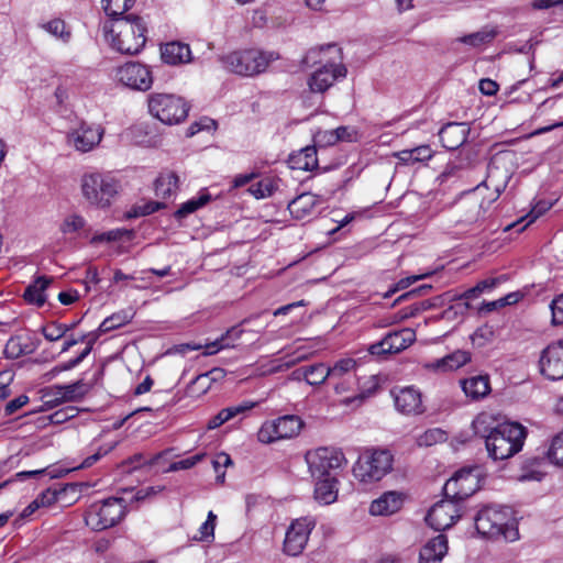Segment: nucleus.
I'll list each match as a JSON object with an SVG mask.
<instances>
[{
	"label": "nucleus",
	"instance_id": "2",
	"mask_svg": "<svg viewBox=\"0 0 563 563\" xmlns=\"http://www.w3.org/2000/svg\"><path fill=\"white\" fill-rule=\"evenodd\" d=\"M526 435V429L520 423L497 424L485 443L488 456L495 461L514 456L522 449Z\"/></svg>",
	"mask_w": 563,
	"mask_h": 563
},
{
	"label": "nucleus",
	"instance_id": "22",
	"mask_svg": "<svg viewBox=\"0 0 563 563\" xmlns=\"http://www.w3.org/2000/svg\"><path fill=\"white\" fill-rule=\"evenodd\" d=\"M404 503L402 495L397 492H386L369 506V514L373 516H390L397 512Z\"/></svg>",
	"mask_w": 563,
	"mask_h": 563
},
{
	"label": "nucleus",
	"instance_id": "57",
	"mask_svg": "<svg viewBox=\"0 0 563 563\" xmlns=\"http://www.w3.org/2000/svg\"><path fill=\"white\" fill-rule=\"evenodd\" d=\"M205 454L199 453L194 456L184 459L181 461L174 462L169 465L167 472H177L180 470H188L195 466L197 463H199L203 459Z\"/></svg>",
	"mask_w": 563,
	"mask_h": 563
},
{
	"label": "nucleus",
	"instance_id": "10",
	"mask_svg": "<svg viewBox=\"0 0 563 563\" xmlns=\"http://www.w3.org/2000/svg\"><path fill=\"white\" fill-rule=\"evenodd\" d=\"M393 462V455L387 450L365 452L353 466V474L364 483L377 482L391 471Z\"/></svg>",
	"mask_w": 563,
	"mask_h": 563
},
{
	"label": "nucleus",
	"instance_id": "13",
	"mask_svg": "<svg viewBox=\"0 0 563 563\" xmlns=\"http://www.w3.org/2000/svg\"><path fill=\"white\" fill-rule=\"evenodd\" d=\"M115 76L123 86L137 91H147L153 85L151 69L139 62H129L118 67Z\"/></svg>",
	"mask_w": 563,
	"mask_h": 563
},
{
	"label": "nucleus",
	"instance_id": "19",
	"mask_svg": "<svg viewBox=\"0 0 563 563\" xmlns=\"http://www.w3.org/2000/svg\"><path fill=\"white\" fill-rule=\"evenodd\" d=\"M396 409L404 415L424 412L421 393L412 386L391 390Z\"/></svg>",
	"mask_w": 563,
	"mask_h": 563
},
{
	"label": "nucleus",
	"instance_id": "7",
	"mask_svg": "<svg viewBox=\"0 0 563 563\" xmlns=\"http://www.w3.org/2000/svg\"><path fill=\"white\" fill-rule=\"evenodd\" d=\"M119 190V180L110 174L93 172L81 177L82 196L90 205L98 208H108Z\"/></svg>",
	"mask_w": 563,
	"mask_h": 563
},
{
	"label": "nucleus",
	"instance_id": "24",
	"mask_svg": "<svg viewBox=\"0 0 563 563\" xmlns=\"http://www.w3.org/2000/svg\"><path fill=\"white\" fill-rule=\"evenodd\" d=\"M448 552V539L439 534L431 539L419 554V563H441Z\"/></svg>",
	"mask_w": 563,
	"mask_h": 563
},
{
	"label": "nucleus",
	"instance_id": "31",
	"mask_svg": "<svg viewBox=\"0 0 563 563\" xmlns=\"http://www.w3.org/2000/svg\"><path fill=\"white\" fill-rule=\"evenodd\" d=\"M273 421L280 440L297 435L302 428L301 419L294 415L283 416Z\"/></svg>",
	"mask_w": 563,
	"mask_h": 563
},
{
	"label": "nucleus",
	"instance_id": "34",
	"mask_svg": "<svg viewBox=\"0 0 563 563\" xmlns=\"http://www.w3.org/2000/svg\"><path fill=\"white\" fill-rule=\"evenodd\" d=\"M544 466L545 461L543 457H533L527 460L522 466V472L519 475V481H542L545 475Z\"/></svg>",
	"mask_w": 563,
	"mask_h": 563
},
{
	"label": "nucleus",
	"instance_id": "50",
	"mask_svg": "<svg viewBox=\"0 0 563 563\" xmlns=\"http://www.w3.org/2000/svg\"><path fill=\"white\" fill-rule=\"evenodd\" d=\"M257 439L260 442L265 443V444H269L277 440H280V438L277 433L276 427L274 424V421H267V422L263 423V426L258 430Z\"/></svg>",
	"mask_w": 563,
	"mask_h": 563
},
{
	"label": "nucleus",
	"instance_id": "28",
	"mask_svg": "<svg viewBox=\"0 0 563 563\" xmlns=\"http://www.w3.org/2000/svg\"><path fill=\"white\" fill-rule=\"evenodd\" d=\"M53 283V277L38 276L24 291V299L29 303L42 307L46 301L45 290Z\"/></svg>",
	"mask_w": 563,
	"mask_h": 563
},
{
	"label": "nucleus",
	"instance_id": "41",
	"mask_svg": "<svg viewBox=\"0 0 563 563\" xmlns=\"http://www.w3.org/2000/svg\"><path fill=\"white\" fill-rule=\"evenodd\" d=\"M59 390H64V401H77L88 394L89 385L79 379L69 385H63Z\"/></svg>",
	"mask_w": 563,
	"mask_h": 563
},
{
	"label": "nucleus",
	"instance_id": "14",
	"mask_svg": "<svg viewBox=\"0 0 563 563\" xmlns=\"http://www.w3.org/2000/svg\"><path fill=\"white\" fill-rule=\"evenodd\" d=\"M478 489V476L473 470H460L444 485L446 498L461 501L472 496Z\"/></svg>",
	"mask_w": 563,
	"mask_h": 563
},
{
	"label": "nucleus",
	"instance_id": "20",
	"mask_svg": "<svg viewBox=\"0 0 563 563\" xmlns=\"http://www.w3.org/2000/svg\"><path fill=\"white\" fill-rule=\"evenodd\" d=\"M470 131L467 123L450 122L441 128L439 137L446 150L453 151L466 142Z\"/></svg>",
	"mask_w": 563,
	"mask_h": 563
},
{
	"label": "nucleus",
	"instance_id": "56",
	"mask_svg": "<svg viewBox=\"0 0 563 563\" xmlns=\"http://www.w3.org/2000/svg\"><path fill=\"white\" fill-rule=\"evenodd\" d=\"M552 313V324L560 325L563 323V294L558 295L550 303Z\"/></svg>",
	"mask_w": 563,
	"mask_h": 563
},
{
	"label": "nucleus",
	"instance_id": "8",
	"mask_svg": "<svg viewBox=\"0 0 563 563\" xmlns=\"http://www.w3.org/2000/svg\"><path fill=\"white\" fill-rule=\"evenodd\" d=\"M125 515L123 498L110 497L92 504L85 515V522L95 531H102L115 526Z\"/></svg>",
	"mask_w": 563,
	"mask_h": 563
},
{
	"label": "nucleus",
	"instance_id": "59",
	"mask_svg": "<svg viewBox=\"0 0 563 563\" xmlns=\"http://www.w3.org/2000/svg\"><path fill=\"white\" fill-rule=\"evenodd\" d=\"M126 233H128V231L123 230V229L111 230V231L92 236L91 243L119 241Z\"/></svg>",
	"mask_w": 563,
	"mask_h": 563
},
{
	"label": "nucleus",
	"instance_id": "29",
	"mask_svg": "<svg viewBox=\"0 0 563 563\" xmlns=\"http://www.w3.org/2000/svg\"><path fill=\"white\" fill-rule=\"evenodd\" d=\"M316 479L314 498L324 505L334 503L338 497L336 478L334 476H324Z\"/></svg>",
	"mask_w": 563,
	"mask_h": 563
},
{
	"label": "nucleus",
	"instance_id": "4",
	"mask_svg": "<svg viewBox=\"0 0 563 563\" xmlns=\"http://www.w3.org/2000/svg\"><path fill=\"white\" fill-rule=\"evenodd\" d=\"M475 528L478 533L489 538L503 537L506 541L519 538L518 528L510 523L509 511L500 507H484L475 517Z\"/></svg>",
	"mask_w": 563,
	"mask_h": 563
},
{
	"label": "nucleus",
	"instance_id": "49",
	"mask_svg": "<svg viewBox=\"0 0 563 563\" xmlns=\"http://www.w3.org/2000/svg\"><path fill=\"white\" fill-rule=\"evenodd\" d=\"M78 415V409L74 406H66L51 413L47 419L52 424H62L75 418Z\"/></svg>",
	"mask_w": 563,
	"mask_h": 563
},
{
	"label": "nucleus",
	"instance_id": "6",
	"mask_svg": "<svg viewBox=\"0 0 563 563\" xmlns=\"http://www.w3.org/2000/svg\"><path fill=\"white\" fill-rule=\"evenodd\" d=\"M490 203L492 201L484 199L478 188L462 195L452 209L454 227L467 231L482 223Z\"/></svg>",
	"mask_w": 563,
	"mask_h": 563
},
{
	"label": "nucleus",
	"instance_id": "58",
	"mask_svg": "<svg viewBox=\"0 0 563 563\" xmlns=\"http://www.w3.org/2000/svg\"><path fill=\"white\" fill-rule=\"evenodd\" d=\"M84 225H85L84 218H81L80 216H77V214H73V216L68 217L67 219H65V221L62 224L60 230L64 233H73V232H76V231L80 230L81 228H84Z\"/></svg>",
	"mask_w": 563,
	"mask_h": 563
},
{
	"label": "nucleus",
	"instance_id": "18",
	"mask_svg": "<svg viewBox=\"0 0 563 563\" xmlns=\"http://www.w3.org/2000/svg\"><path fill=\"white\" fill-rule=\"evenodd\" d=\"M103 132L101 126L81 123L77 129L68 133L67 142L75 147L76 151L86 153L100 143Z\"/></svg>",
	"mask_w": 563,
	"mask_h": 563
},
{
	"label": "nucleus",
	"instance_id": "48",
	"mask_svg": "<svg viewBox=\"0 0 563 563\" xmlns=\"http://www.w3.org/2000/svg\"><path fill=\"white\" fill-rule=\"evenodd\" d=\"M165 208V203L159 201H147L143 205L134 206L131 211H129V218H137L152 214L161 209Z\"/></svg>",
	"mask_w": 563,
	"mask_h": 563
},
{
	"label": "nucleus",
	"instance_id": "21",
	"mask_svg": "<svg viewBox=\"0 0 563 563\" xmlns=\"http://www.w3.org/2000/svg\"><path fill=\"white\" fill-rule=\"evenodd\" d=\"M40 341L30 333H21L11 336L5 346L4 355L8 358H18L32 354L38 347Z\"/></svg>",
	"mask_w": 563,
	"mask_h": 563
},
{
	"label": "nucleus",
	"instance_id": "63",
	"mask_svg": "<svg viewBox=\"0 0 563 563\" xmlns=\"http://www.w3.org/2000/svg\"><path fill=\"white\" fill-rule=\"evenodd\" d=\"M550 208H551V203H549V202H545V201L538 202L537 206L527 216V218H529V222L526 225L519 227L518 231H522L528 224L536 221V219H538L540 216H542Z\"/></svg>",
	"mask_w": 563,
	"mask_h": 563
},
{
	"label": "nucleus",
	"instance_id": "9",
	"mask_svg": "<svg viewBox=\"0 0 563 563\" xmlns=\"http://www.w3.org/2000/svg\"><path fill=\"white\" fill-rule=\"evenodd\" d=\"M150 113L165 124H177L188 115L186 101L172 93H152L148 96Z\"/></svg>",
	"mask_w": 563,
	"mask_h": 563
},
{
	"label": "nucleus",
	"instance_id": "35",
	"mask_svg": "<svg viewBox=\"0 0 563 563\" xmlns=\"http://www.w3.org/2000/svg\"><path fill=\"white\" fill-rule=\"evenodd\" d=\"M483 292L476 285L465 290L459 297V301L455 305L450 306L446 310L443 311L442 317L445 319H450L452 314H456L457 312L463 314L471 307L468 300L477 298Z\"/></svg>",
	"mask_w": 563,
	"mask_h": 563
},
{
	"label": "nucleus",
	"instance_id": "37",
	"mask_svg": "<svg viewBox=\"0 0 563 563\" xmlns=\"http://www.w3.org/2000/svg\"><path fill=\"white\" fill-rule=\"evenodd\" d=\"M278 183L279 179L274 177H265L256 184H252L249 188V191L256 199H263L272 196L278 189Z\"/></svg>",
	"mask_w": 563,
	"mask_h": 563
},
{
	"label": "nucleus",
	"instance_id": "12",
	"mask_svg": "<svg viewBox=\"0 0 563 563\" xmlns=\"http://www.w3.org/2000/svg\"><path fill=\"white\" fill-rule=\"evenodd\" d=\"M314 520L307 517L294 520L286 530L283 551L289 556H298L305 550L310 533L314 528Z\"/></svg>",
	"mask_w": 563,
	"mask_h": 563
},
{
	"label": "nucleus",
	"instance_id": "30",
	"mask_svg": "<svg viewBox=\"0 0 563 563\" xmlns=\"http://www.w3.org/2000/svg\"><path fill=\"white\" fill-rule=\"evenodd\" d=\"M178 176L174 172H162L154 184L156 196L164 199L174 196L178 189Z\"/></svg>",
	"mask_w": 563,
	"mask_h": 563
},
{
	"label": "nucleus",
	"instance_id": "15",
	"mask_svg": "<svg viewBox=\"0 0 563 563\" xmlns=\"http://www.w3.org/2000/svg\"><path fill=\"white\" fill-rule=\"evenodd\" d=\"M461 517L457 503L451 498L438 501L428 511L426 521L437 531L451 528Z\"/></svg>",
	"mask_w": 563,
	"mask_h": 563
},
{
	"label": "nucleus",
	"instance_id": "38",
	"mask_svg": "<svg viewBox=\"0 0 563 563\" xmlns=\"http://www.w3.org/2000/svg\"><path fill=\"white\" fill-rule=\"evenodd\" d=\"M218 369H212L210 372L198 375L191 384L188 386V393L192 396H199L206 394L213 380H216V374H218Z\"/></svg>",
	"mask_w": 563,
	"mask_h": 563
},
{
	"label": "nucleus",
	"instance_id": "53",
	"mask_svg": "<svg viewBox=\"0 0 563 563\" xmlns=\"http://www.w3.org/2000/svg\"><path fill=\"white\" fill-rule=\"evenodd\" d=\"M42 333L47 341H58L65 336L64 323H59L57 321L49 322L42 328Z\"/></svg>",
	"mask_w": 563,
	"mask_h": 563
},
{
	"label": "nucleus",
	"instance_id": "33",
	"mask_svg": "<svg viewBox=\"0 0 563 563\" xmlns=\"http://www.w3.org/2000/svg\"><path fill=\"white\" fill-rule=\"evenodd\" d=\"M294 374L302 376L309 385H321L330 377L328 366L323 363L300 367Z\"/></svg>",
	"mask_w": 563,
	"mask_h": 563
},
{
	"label": "nucleus",
	"instance_id": "17",
	"mask_svg": "<svg viewBox=\"0 0 563 563\" xmlns=\"http://www.w3.org/2000/svg\"><path fill=\"white\" fill-rule=\"evenodd\" d=\"M540 373L551 380L563 378V342L549 344L539 360Z\"/></svg>",
	"mask_w": 563,
	"mask_h": 563
},
{
	"label": "nucleus",
	"instance_id": "51",
	"mask_svg": "<svg viewBox=\"0 0 563 563\" xmlns=\"http://www.w3.org/2000/svg\"><path fill=\"white\" fill-rule=\"evenodd\" d=\"M44 27L48 33L62 38L64 42H68L70 38V32L66 31L65 22L60 19H54L47 22Z\"/></svg>",
	"mask_w": 563,
	"mask_h": 563
},
{
	"label": "nucleus",
	"instance_id": "40",
	"mask_svg": "<svg viewBox=\"0 0 563 563\" xmlns=\"http://www.w3.org/2000/svg\"><path fill=\"white\" fill-rule=\"evenodd\" d=\"M211 200V196L209 194H201L197 198H192L186 202H184L174 213V217L178 220L186 218L188 214L197 211L199 208L203 207Z\"/></svg>",
	"mask_w": 563,
	"mask_h": 563
},
{
	"label": "nucleus",
	"instance_id": "11",
	"mask_svg": "<svg viewBox=\"0 0 563 563\" xmlns=\"http://www.w3.org/2000/svg\"><path fill=\"white\" fill-rule=\"evenodd\" d=\"M306 462L313 478L332 476L331 471L340 468L346 463L344 454L333 448H319L307 452Z\"/></svg>",
	"mask_w": 563,
	"mask_h": 563
},
{
	"label": "nucleus",
	"instance_id": "25",
	"mask_svg": "<svg viewBox=\"0 0 563 563\" xmlns=\"http://www.w3.org/2000/svg\"><path fill=\"white\" fill-rule=\"evenodd\" d=\"M161 57L165 64L181 65L191 60V51L185 43L170 42L161 47Z\"/></svg>",
	"mask_w": 563,
	"mask_h": 563
},
{
	"label": "nucleus",
	"instance_id": "60",
	"mask_svg": "<svg viewBox=\"0 0 563 563\" xmlns=\"http://www.w3.org/2000/svg\"><path fill=\"white\" fill-rule=\"evenodd\" d=\"M412 154L413 163H422L431 159L434 152L429 145H419L415 148H410Z\"/></svg>",
	"mask_w": 563,
	"mask_h": 563
},
{
	"label": "nucleus",
	"instance_id": "46",
	"mask_svg": "<svg viewBox=\"0 0 563 563\" xmlns=\"http://www.w3.org/2000/svg\"><path fill=\"white\" fill-rule=\"evenodd\" d=\"M548 457L553 464L563 466V431L552 439Z\"/></svg>",
	"mask_w": 563,
	"mask_h": 563
},
{
	"label": "nucleus",
	"instance_id": "39",
	"mask_svg": "<svg viewBox=\"0 0 563 563\" xmlns=\"http://www.w3.org/2000/svg\"><path fill=\"white\" fill-rule=\"evenodd\" d=\"M493 417L486 412H482L472 422L473 431L476 435L487 441V437L496 429Z\"/></svg>",
	"mask_w": 563,
	"mask_h": 563
},
{
	"label": "nucleus",
	"instance_id": "1",
	"mask_svg": "<svg viewBox=\"0 0 563 563\" xmlns=\"http://www.w3.org/2000/svg\"><path fill=\"white\" fill-rule=\"evenodd\" d=\"M103 31L112 48L121 54L135 55L146 42V25L134 14L114 19L110 26L104 25Z\"/></svg>",
	"mask_w": 563,
	"mask_h": 563
},
{
	"label": "nucleus",
	"instance_id": "26",
	"mask_svg": "<svg viewBox=\"0 0 563 563\" xmlns=\"http://www.w3.org/2000/svg\"><path fill=\"white\" fill-rule=\"evenodd\" d=\"M291 169L313 170L318 167L317 148L314 145L306 146L289 155L287 161Z\"/></svg>",
	"mask_w": 563,
	"mask_h": 563
},
{
	"label": "nucleus",
	"instance_id": "52",
	"mask_svg": "<svg viewBox=\"0 0 563 563\" xmlns=\"http://www.w3.org/2000/svg\"><path fill=\"white\" fill-rule=\"evenodd\" d=\"M494 338V330L489 325H483L476 329V331L471 335V341L473 345L482 347L490 342Z\"/></svg>",
	"mask_w": 563,
	"mask_h": 563
},
{
	"label": "nucleus",
	"instance_id": "47",
	"mask_svg": "<svg viewBox=\"0 0 563 563\" xmlns=\"http://www.w3.org/2000/svg\"><path fill=\"white\" fill-rule=\"evenodd\" d=\"M356 367V362L353 358H342L334 363L333 366L328 367L330 378H340L343 375L352 372Z\"/></svg>",
	"mask_w": 563,
	"mask_h": 563
},
{
	"label": "nucleus",
	"instance_id": "64",
	"mask_svg": "<svg viewBox=\"0 0 563 563\" xmlns=\"http://www.w3.org/2000/svg\"><path fill=\"white\" fill-rule=\"evenodd\" d=\"M29 402V397L26 395H20L19 397L10 400L4 408V412L7 416L13 415L20 408Z\"/></svg>",
	"mask_w": 563,
	"mask_h": 563
},
{
	"label": "nucleus",
	"instance_id": "54",
	"mask_svg": "<svg viewBox=\"0 0 563 563\" xmlns=\"http://www.w3.org/2000/svg\"><path fill=\"white\" fill-rule=\"evenodd\" d=\"M216 520L217 516L212 511H209L207 520L199 528V537H196V539L200 541H209L213 539Z\"/></svg>",
	"mask_w": 563,
	"mask_h": 563
},
{
	"label": "nucleus",
	"instance_id": "45",
	"mask_svg": "<svg viewBox=\"0 0 563 563\" xmlns=\"http://www.w3.org/2000/svg\"><path fill=\"white\" fill-rule=\"evenodd\" d=\"M446 433L440 428H433L424 431L417 440L420 446H431L444 442Z\"/></svg>",
	"mask_w": 563,
	"mask_h": 563
},
{
	"label": "nucleus",
	"instance_id": "61",
	"mask_svg": "<svg viewBox=\"0 0 563 563\" xmlns=\"http://www.w3.org/2000/svg\"><path fill=\"white\" fill-rule=\"evenodd\" d=\"M63 494V490H56V489H46L43 492L36 500L38 501L41 507L49 506L54 503H56L59 498V495Z\"/></svg>",
	"mask_w": 563,
	"mask_h": 563
},
{
	"label": "nucleus",
	"instance_id": "62",
	"mask_svg": "<svg viewBox=\"0 0 563 563\" xmlns=\"http://www.w3.org/2000/svg\"><path fill=\"white\" fill-rule=\"evenodd\" d=\"M255 405H256L255 402L247 401V402H244V404H241L238 406H231V407L224 408V409H222V412H223V416H225L227 420L229 421L232 418H234L235 416L254 408Z\"/></svg>",
	"mask_w": 563,
	"mask_h": 563
},
{
	"label": "nucleus",
	"instance_id": "55",
	"mask_svg": "<svg viewBox=\"0 0 563 563\" xmlns=\"http://www.w3.org/2000/svg\"><path fill=\"white\" fill-rule=\"evenodd\" d=\"M232 464V460L227 453H219L216 459L212 461V466L214 472L217 473V482L220 484L224 483L225 472L221 471L222 467H227Z\"/></svg>",
	"mask_w": 563,
	"mask_h": 563
},
{
	"label": "nucleus",
	"instance_id": "43",
	"mask_svg": "<svg viewBox=\"0 0 563 563\" xmlns=\"http://www.w3.org/2000/svg\"><path fill=\"white\" fill-rule=\"evenodd\" d=\"M242 332L243 331L238 328H231L220 339L206 345V349H207L206 354H214L222 349L232 346V344L229 340L230 339H234V340L239 339L241 336Z\"/></svg>",
	"mask_w": 563,
	"mask_h": 563
},
{
	"label": "nucleus",
	"instance_id": "27",
	"mask_svg": "<svg viewBox=\"0 0 563 563\" xmlns=\"http://www.w3.org/2000/svg\"><path fill=\"white\" fill-rule=\"evenodd\" d=\"M461 387L467 398L479 400L490 391L489 377L487 375H477L462 379Z\"/></svg>",
	"mask_w": 563,
	"mask_h": 563
},
{
	"label": "nucleus",
	"instance_id": "32",
	"mask_svg": "<svg viewBox=\"0 0 563 563\" xmlns=\"http://www.w3.org/2000/svg\"><path fill=\"white\" fill-rule=\"evenodd\" d=\"M316 205V197L306 192L292 199L288 203V210L296 219H303L312 212Z\"/></svg>",
	"mask_w": 563,
	"mask_h": 563
},
{
	"label": "nucleus",
	"instance_id": "5",
	"mask_svg": "<svg viewBox=\"0 0 563 563\" xmlns=\"http://www.w3.org/2000/svg\"><path fill=\"white\" fill-rule=\"evenodd\" d=\"M319 53L333 52L335 57L333 59H320L322 66L313 71L308 80V85L312 92H324L333 84L340 79L345 78L347 69L342 63L343 55L342 48L336 44H327L319 47Z\"/></svg>",
	"mask_w": 563,
	"mask_h": 563
},
{
	"label": "nucleus",
	"instance_id": "3",
	"mask_svg": "<svg viewBox=\"0 0 563 563\" xmlns=\"http://www.w3.org/2000/svg\"><path fill=\"white\" fill-rule=\"evenodd\" d=\"M279 58V54L273 51L250 48L231 52L221 57V62L228 70L241 76H255L264 73L268 66Z\"/></svg>",
	"mask_w": 563,
	"mask_h": 563
},
{
	"label": "nucleus",
	"instance_id": "44",
	"mask_svg": "<svg viewBox=\"0 0 563 563\" xmlns=\"http://www.w3.org/2000/svg\"><path fill=\"white\" fill-rule=\"evenodd\" d=\"M132 319V314L128 313L125 311L113 313L112 316L106 318L100 327L99 331L102 333L109 332L111 330H114L117 328H120L126 323H129Z\"/></svg>",
	"mask_w": 563,
	"mask_h": 563
},
{
	"label": "nucleus",
	"instance_id": "42",
	"mask_svg": "<svg viewBox=\"0 0 563 563\" xmlns=\"http://www.w3.org/2000/svg\"><path fill=\"white\" fill-rule=\"evenodd\" d=\"M135 0H102L103 10L110 18H122L129 9L132 8Z\"/></svg>",
	"mask_w": 563,
	"mask_h": 563
},
{
	"label": "nucleus",
	"instance_id": "36",
	"mask_svg": "<svg viewBox=\"0 0 563 563\" xmlns=\"http://www.w3.org/2000/svg\"><path fill=\"white\" fill-rule=\"evenodd\" d=\"M497 33L498 32L495 29L486 26L475 33L461 36L457 38V41L463 44L477 47L483 44L490 43L496 37Z\"/></svg>",
	"mask_w": 563,
	"mask_h": 563
},
{
	"label": "nucleus",
	"instance_id": "16",
	"mask_svg": "<svg viewBox=\"0 0 563 563\" xmlns=\"http://www.w3.org/2000/svg\"><path fill=\"white\" fill-rule=\"evenodd\" d=\"M416 340V333L411 329H401L385 335L379 342L369 345L372 355L398 353L411 345Z\"/></svg>",
	"mask_w": 563,
	"mask_h": 563
},
{
	"label": "nucleus",
	"instance_id": "23",
	"mask_svg": "<svg viewBox=\"0 0 563 563\" xmlns=\"http://www.w3.org/2000/svg\"><path fill=\"white\" fill-rule=\"evenodd\" d=\"M471 361V354L466 351L457 350L444 357L438 358L433 362L426 363L423 367L433 372H449L454 371Z\"/></svg>",
	"mask_w": 563,
	"mask_h": 563
}]
</instances>
